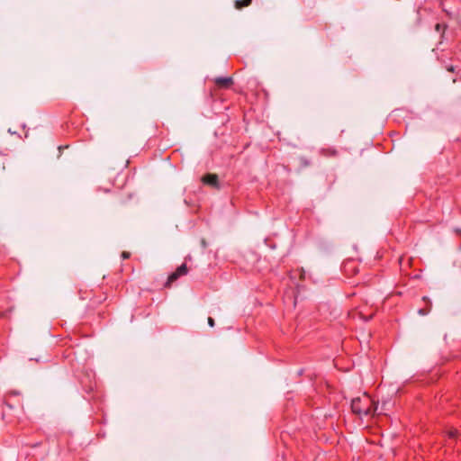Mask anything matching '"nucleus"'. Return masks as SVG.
Masks as SVG:
<instances>
[{
	"label": "nucleus",
	"mask_w": 461,
	"mask_h": 461,
	"mask_svg": "<svg viewBox=\"0 0 461 461\" xmlns=\"http://www.w3.org/2000/svg\"><path fill=\"white\" fill-rule=\"evenodd\" d=\"M352 411L359 416L374 415L377 410L376 403L371 396L366 393L353 398L351 401Z\"/></svg>",
	"instance_id": "obj_1"
},
{
	"label": "nucleus",
	"mask_w": 461,
	"mask_h": 461,
	"mask_svg": "<svg viewBox=\"0 0 461 461\" xmlns=\"http://www.w3.org/2000/svg\"><path fill=\"white\" fill-rule=\"evenodd\" d=\"M188 273V268L185 263L179 266L175 272L171 273L168 276L167 281L165 284L166 287H170V285L176 281L180 276H185Z\"/></svg>",
	"instance_id": "obj_2"
},
{
	"label": "nucleus",
	"mask_w": 461,
	"mask_h": 461,
	"mask_svg": "<svg viewBox=\"0 0 461 461\" xmlns=\"http://www.w3.org/2000/svg\"><path fill=\"white\" fill-rule=\"evenodd\" d=\"M214 83L220 88H229L233 84V79L230 77H220L214 79Z\"/></svg>",
	"instance_id": "obj_3"
},
{
	"label": "nucleus",
	"mask_w": 461,
	"mask_h": 461,
	"mask_svg": "<svg viewBox=\"0 0 461 461\" xmlns=\"http://www.w3.org/2000/svg\"><path fill=\"white\" fill-rule=\"evenodd\" d=\"M202 180L206 185H210L217 188L219 187L218 176L215 174H206L205 176H203Z\"/></svg>",
	"instance_id": "obj_4"
},
{
	"label": "nucleus",
	"mask_w": 461,
	"mask_h": 461,
	"mask_svg": "<svg viewBox=\"0 0 461 461\" xmlns=\"http://www.w3.org/2000/svg\"><path fill=\"white\" fill-rule=\"evenodd\" d=\"M251 4V0H237L235 2V7L240 9L242 7L249 6Z\"/></svg>",
	"instance_id": "obj_5"
},
{
	"label": "nucleus",
	"mask_w": 461,
	"mask_h": 461,
	"mask_svg": "<svg viewBox=\"0 0 461 461\" xmlns=\"http://www.w3.org/2000/svg\"><path fill=\"white\" fill-rule=\"evenodd\" d=\"M353 265H354V262H352V261L347 262L344 265L345 271L347 272L348 268H354Z\"/></svg>",
	"instance_id": "obj_6"
},
{
	"label": "nucleus",
	"mask_w": 461,
	"mask_h": 461,
	"mask_svg": "<svg viewBox=\"0 0 461 461\" xmlns=\"http://www.w3.org/2000/svg\"><path fill=\"white\" fill-rule=\"evenodd\" d=\"M457 435L456 429H451L448 431V437L449 438H455Z\"/></svg>",
	"instance_id": "obj_7"
},
{
	"label": "nucleus",
	"mask_w": 461,
	"mask_h": 461,
	"mask_svg": "<svg viewBox=\"0 0 461 461\" xmlns=\"http://www.w3.org/2000/svg\"><path fill=\"white\" fill-rule=\"evenodd\" d=\"M435 29H436L437 32H440L441 30L445 29V25H442L440 23H437L436 26H435Z\"/></svg>",
	"instance_id": "obj_8"
},
{
	"label": "nucleus",
	"mask_w": 461,
	"mask_h": 461,
	"mask_svg": "<svg viewBox=\"0 0 461 461\" xmlns=\"http://www.w3.org/2000/svg\"><path fill=\"white\" fill-rule=\"evenodd\" d=\"M208 324H209L211 327H213V326H214V320H213L212 317H209V318H208Z\"/></svg>",
	"instance_id": "obj_9"
},
{
	"label": "nucleus",
	"mask_w": 461,
	"mask_h": 461,
	"mask_svg": "<svg viewBox=\"0 0 461 461\" xmlns=\"http://www.w3.org/2000/svg\"><path fill=\"white\" fill-rule=\"evenodd\" d=\"M122 256L123 258H128L130 257V254H129V252L124 251V252H122Z\"/></svg>",
	"instance_id": "obj_10"
}]
</instances>
